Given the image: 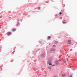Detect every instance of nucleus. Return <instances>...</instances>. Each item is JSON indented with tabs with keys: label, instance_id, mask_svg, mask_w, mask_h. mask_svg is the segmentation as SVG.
<instances>
[{
	"label": "nucleus",
	"instance_id": "ddd939ff",
	"mask_svg": "<svg viewBox=\"0 0 77 77\" xmlns=\"http://www.w3.org/2000/svg\"><path fill=\"white\" fill-rule=\"evenodd\" d=\"M41 50V48H38L36 51V52H37V51H39V50Z\"/></svg>",
	"mask_w": 77,
	"mask_h": 77
},
{
	"label": "nucleus",
	"instance_id": "1a4fd4ad",
	"mask_svg": "<svg viewBox=\"0 0 77 77\" xmlns=\"http://www.w3.org/2000/svg\"><path fill=\"white\" fill-rule=\"evenodd\" d=\"M16 30V29H13L12 30V32H14V31H15Z\"/></svg>",
	"mask_w": 77,
	"mask_h": 77
},
{
	"label": "nucleus",
	"instance_id": "a211bd4d",
	"mask_svg": "<svg viewBox=\"0 0 77 77\" xmlns=\"http://www.w3.org/2000/svg\"><path fill=\"white\" fill-rule=\"evenodd\" d=\"M55 66V65H54V64H52L51 65V66Z\"/></svg>",
	"mask_w": 77,
	"mask_h": 77
},
{
	"label": "nucleus",
	"instance_id": "6ab92c4d",
	"mask_svg": "<svg viewBox=\"0 0 77 77\" xmlns=\"http://www.w3.org/2000/svg\"><path fill=\"white\" fill-rule=\"evenodd\" d=\"M62 13H61V12H60L59 13L60 15H62Z\"/></svg>",
	"mask_w": 77,
	"mask_h": 77
},
{
	"label": "nucleus",
	"instance_id": "393cba45",
	"mask_svg": "<svg viewBox=\"0 0 77 77\" xmlns=\"http://www.w3.org/2000/svg\"><path fill=\"white\" fill-rule=\"evenodd\" d=\"M45 3H48V2H46Z\"/></svg>",
	"mask_w": 77,
	"mask_h": 77
},
{
	"label": "nucleus",
	"instance_id": "b1692460",
	"mask_svg": "<svg viewBox=\"0 0 77 77\" xmlns=\"http://www.w3.org/2000/svg\"><path fill=\"white\" fill-rule=\"evenodd\" d=\"M55 16H56V17H57V14H55Z\"/></svg>",
	"mask_w": 77,
	"mask_h": 77
},
{
	"label": "nucleus",
	"instance_id": "f8f14e48",
	"mask_svg": "<svg viewBox=\"0 0 77 77\" xmlns=\"http://www.w3.org/2000/svg\"><path fill=\"white\" fill-rule=\"evenodd\" d=\"M20 24V23L19 22H17V23L16 26H18V24Z\"/></svg>",
	"mask_w": 77,
	"mask_h": 77
},
{
	"label": "nucleus",
	"instance_id": "20e7f679",
	"mask_svg": "<svg viewBox=\"0 0 77 77\" xmlns=\"http://www.w3.org/2000/svg\"><path fill=\"white\" fill-rule=\"evenodd\" d=\"M50 50L52 51H56V49L53 48H51Z\"/></svg>",
	"mask_w": 77,
	"mask_h": 77
},
{
	"label": "nucleus",
	"instance_id": "4be33fe9",
	"mask_svg": "<svg viewBox=\"0 0 77 77\" xmlns=\"http://www.w3.org/2000/svg\"><path fill=\"white\" fill-rule=\"evenodd\" d=\"M63 62H64V63H66V61H65V60H63Z\"/></svg>",
	"mask_w": 77,
	"mask_h": 77
},
{
	"label": "nucleus",
	"instance_id": "423d86ee",
	"mask_svg": "<svg viewBox=\"0 0 77 77\" xmlns=\"http://www.w3.org/2000/svg\"><path fill=\"white\" fill-rule=\"evenodd\" d=\"M68 44H71V40H68Z\"/></svg>",
	"mask_w": 77,
	"mask_h": 77
},
{
	"label": "nucleus",
	"instance_id": "39448f33",
	"mask_svg": "<svg viewBox=\"0 0 77 77\" xmlns=\"http://www.w3.org/2000/svg\"><path fill=\"white\" fill-rule=\"evenodd\" d=\"M12 35V33L11 32H8L7 33V35H8V36H10V35Z\"/></svg>",
	"mask_w": 77,
	"mask_h": 77
},
{
	"label": "nucleus",
	"instance_id": "2eb2a0df",
	"mask_svg": "<svg viewBox=\"0 0 77 77\" xmlns=\"http://www.w3.org/2000/svg\"><path fill=\"white\" fill-rule=\"evenodd\" d=\"M48 69H51V67L50 66H48Z\"/></svg>",
	"mask_w": 77,
	"mask_h": 77
},
{
	"label": "nucleus",
	"instance_id": "7ed1b4c3",
	"mask_svg": "<svg viewBox=\"0 0 77 77\" xmlns=\"http://www.w3.org/2000/svg\"><path fill=\"white\" fill-rule=\"evenodd\" d=\"M51 61H52L51 60V59L48 60L47 63H48H48H51Z\"/></svg>",
	"mask_w": 77,
	"mask_h": 77
},
{
	"label": "nucleus",
	"instance_id": "f3484780",
	"mask_svg": "<svg viewBox=\"0 0 77 77\" xmlns=\"http://www.w3.org/2000/svg\"><path fill=\"white\" fill-rule=\"evenodd\" d=\"M63 24H66V22H63Z\"/></svg>",
	"mask_w": 77,
	"mask_h": 77
},
{
	"label": "nucleus",
	"instance_id": "9d476101",
	"mask_svg": "<svg viewBox=\"0 0 77 77\" xmlns=\"http://www.w3.org/2000/svg\"><path fill=\"white\" fill-rule=\"evenodd\" d=\"M51 38V36H48V39H50Z\"/></svg>",
	"mask_w": 77,
	"mask_h": 77
},
{
	"label": "nucleus",
	"instance_id": "dca6fc26",
	"mask_svg": "<svg viewBox=\"0 0 77 77\" xmlns=\"http://www.w3.org/2000/svg\"><path fill=\"white\" fill-rule=\"evenodd\" d=\"M57 43H58V41H56L55 42V44H57Z\"/></svg>",
	"mask_w": 77,
	"mask_h": 77
},
{
	"label": "nucleus",
	"instance_id": "f257e3e1",
	"mask_svg": "<svg viewBox=\"0 0 77 77\" xmlns=\"http://www.w3.org/2000/svg\"><path fill=\"white\" fill-rule=\"evenodd\" d=\"M41 57H42V58H45V52H43V53L41 54Z\"/></svg>",
	"mask_w": 77,
	"mask_h": 77
},
{
	"label": "nucleus",
	"instance_id": "c85d7f7f",
	"mask_svg": "<svg viewBox=\"0 0 77 77\" xmlns=\"http://www.w3.org/2000/svg\"><path fill=\"white\" fill-rule=\"evenodd\" d=\"M39 42H40L39 41Z\"/></svg>",
	"mask_w": 77,
	"mask_h": 77
},
{
	"label": "nucleus",
	"instance_id": "5701e85b",
	"mask_svg": "<svg viewBox=\"0 0 77 77\" xmlns=\"http://www.w3.org/2000/svg\"><path fill=\"white\" fill-rule=\"evenodd\" d=\"M69 77H72V75H70Z\"/></svg>",
	"mask_w": 77,
	"mask_h": 77
},
{
	"label": "nucleus",
	"instance_id": "412c9836",
	"mask_svg": "<svg viewBox=\"0 0 77 77\" xmlns=\"http://www.w3.org/2000/svg\"><path fill=\"white\" fill-rule=\"evenodd\" d=\"M57 77V75H54L53 77Z\"/></svg>",
	"mask_w": 77,
	"mask_h": 77
},
{
	"label": "nucleus",
	"instance_id": "f03ea898",
	"mask_svg": "<svg viewBox=\"0 0 77 77\" xmlns=\"http://www.w3.org/2000/svg\"><path fill=\"white\" fill-rule=\"evenodd\" d=\"M54 63L55 64V65H58L59 61L57 60H56L54 61Z\"/></svg>",
	"mask_w": 77,
	"mask_h": 77
},
{
	"label": "nucleus",
	"instance_id": "4468645a",
	"mask_svg": "<svg viewBox=\"0 0 77 77\" xmlns=\"http://www.w3.org/2000/svg\"><path fill=\"white\" fill-rule=\"evenodd\" d=\"M52 47H54V48H55V47H56V45H53Z\"/></svg>",
	"mask_w": 77,
	"mask_h": 77
},
{
	"label": "nucleus",
	"instance_id": "9b49d317",
	"mask_svg": "<svg viewBox=\"0 0 77 77\" xmlns=\"http://www.w3.org/2000/svg\"><path fill=\"white\" fill-rule=\"evenodd\" d=\"M48 64H49V65H50V66L52 65V63H49Z\"/></svg>",
	"mask_w": 77,
	"mask_h": 77
},
{
	"label": "nucleus",
	"instance_id": "cd10ccee",
	"mask_svg": "<svg viewBox=\"0 0 77 77\" xmlns=\"http://www.w3.org/2000/svg\"><path fill=\"white\" fill-rule=\"evenodd\" d=\"M18 21H20V20H18Z\"/></svg>",
	"mask_w": 77,
	"mask_h": 77
},
{
	"label": "nucleus",
	"instance_id": "6e6552de",
	"mask_svg": "<svg viewBox=\"0 0 77 77\" xmlns=\"http://www.w3.org/2000/svg\"><path fill=\"white\" fill-rule=\"evenodd\" d=\"M65 74H62V76H63V77H65Z\"/></svg>",
	"mask_w": 77,
	"mask_h": 77
},
{
	"label": "nucleus",
	"instance_id": "a878e982",
	"mask_svg": "<svg viewBox=\"0 0 77 77\" xmlns=\"http://www.w3.org/2000/svg\"><path fill=\"white\" fill-rule=\"evenodd\" d=\"M1 51V49L0 48V52Z\"/></svg>",
	"mask_w": 77,
	"mask_h": 77
},
{
	"label": "nucleus",
	"instance_id": "0eeeda50",
	"mask_svg": "<svg viewBox=\"0 0 77 77\" xmlns=\"http://www.w3.org/2000/svg\"><path fill=\"white\" fill-rule=\"evenodd\" d=\"M64 11H65V9H63L62 10H61L62 12H64Z\"/></svg>",
	"mask_w": 77,
	"mask_h": 77
},
{
	"label": "nucleus",
	"instance_id": "aec40b11",
	"mask_svg": "<svg viewBox=\"0 0 77 77\" xmlns=\"http://www.w3.org/2000/svg\"><path fill=\"white\" fill-rule=\"evenodd\" d=\"M41 8V7H38V10H39L40 9V8Z\"/></svg>",
	"mask_w": 77,
	"mask_h": 77
},
{
	"label": "nucleus",
	"instance_id": "bb28decb",
	"mask_svg": "<svg viewBox=\"0 0 77 77\" xmlns=\"http://www.w3.org/2000/svg\"><path fill=\"white\" fill-rule=\"evenodd\" d=\"M43 62H44V61H43Z\"/></svg>",
	"mask_w": 77,
	"mask_h": 77
}]
</instances>
